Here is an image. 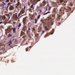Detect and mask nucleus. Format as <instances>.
<instances>
[{
  "label": "nucleus",
  "instance_id": "obj_45",
  "mask_svg": "<svg viewBox=\"0 0 75 75\" xmlns=\"http://www.w3.org/2000/svg\"><path fill=\"white\" fill-rule=\"evenodd\" d=\"M1 50V49H0V51Z\"/></svg>",
  "mask_w": 75,
  "mask_h": 75
},
{
  "label": "nucleus",
  "instance_id": "obj_16",
  "mask_svg": "<svg viewBox=\"0 0 75 75\" xmlns=\"http://www.w3.org/2000/svg\"><path fill=\"white\" fill-rule=\"evenodd\" d=\"M35 37H37V38H38V35H39L37 33L35 34Z\"/></svg>",
  "mask_w": 75,
  "mask_h": 75
},
{
  "label": "nucleus",
  "instance_id": "obj_34",
  "mask_svg": "<svg viewBox=\"0 0 75 75\" xmlns=\"http://www.w3.org/2000/svg\"><path fill=\"white\" fill-rule=\"evenodd\" d=\"M47 7H49V4H47Z\"/></svg>",
  "mask_w": 75,
  "mask_h": 75
},
{
  "label": "nucleus",
  "instance_id": "obj_40",
  "mask_svg": "<svg viewBox=\"0 0 75 75\" xmlns=\"http://www.w3.org/2000/svg\"><path fill=\"white\" fill-rule=\"evenodd\" d=\"M2 3H3L4 5H5V3H4V2H2Z\"/></svg>",
  "mask_w": 75,
  "mask_h": 75
},
{
  "label": "nucleus",
  "instance_id": "obj_29",
  "mask_svg": "<svg viewBox=\"0 0 75 75\" xmlns=\"http://www.w3.org/2000/svg\"><path fill=\"white\" fill-rule=\"evenodd\" d=\"M35 23H37V19H35Z\"/></svg>",
  "mask_w": 75,
  "mask_h": 75
},
{
  "label": "nucleus",
  "instance_id": "obj_43",
  "mask_svg": "<svg viewBox=\"0 0 75 75\" xmlns=\"http://www.w3.org/2000/svg\"><path fill=\"white\" fill-rule=\"evenodd\" d=\"M60 23H59V25H60Z\"/></svg>",
  "mask_w": 75,
  "mask_h": 75
},
{
  "label": "nucleus",
  "instance_id": "obj_42",
  "mask_svg": "<svg viewBox=\"0 0 75 75\" xmlns=\"http://www.w3.org/2000/svg\"><path fill=\"white\" fill-rule=\"evenodd\" d=\"M14 3H15L16 2V0H14Z\"/></svg>",
  "mask_w": 75,
  "mask_h": 75
},
{
  "label": "nucleus",
  "instance_id": "obj_36",
  "mask_svg": "<svg viewBox=\"0 0 75 75\" xmlns=\"http://www.w3.org/2000/svg\"><path fill=\"white\" fill-rule=\"evenodd\" d=\"M33 31H35V29H34V28H33Z\"/></svg>",
  "mask_w": 75,
  "mask_h": 75
},
{
  "label": "nucleus",
  "instance_id": "obj_35",
  "mask_svg": "<svg viewBox=\"0 0 75 75\" xmlns=\"http://www.w3.org/2000/svg\"><path fill=\"white\" fill-rule=\"evenodd\" d=\"M1 45H2V43H0V46H1Z\"/></svg>",
  "mask_w": 75,
  "mask_h": 75
},
{
  "label": "nucleus",
  "instance_id": "obj_46",
  "mask_svg": "<svg viewBox=\"0 0 75 75\" xmlns=\"http://www.w3.org/2000/svg\"><path fill=\"white\" fill-rule=\"evenodd\" d=\"M0 53H1V52H0Z\"/></svg>",
  "mask_w": 75,
  "mask_h": 75
},
{
  "label": "nucleus",
  "instance_id": "obj_13",
  "mask_svg": "<svg viewBox=\"0 0 75 75\" xmlns=\"http://www.w3.org/2000/svg\"><path fill=\"white\" fill-rule=\"evenodd\" d=\"M25 35V33H24V32L23 31H22L21 32V37L22 35Z\"/></svg>",
  "mask_w": 75,
  "mask_h": 75
},
{
  "label": "nucleus",
  "instance_id": "obj_6",
  "mask_svg": "<svg viewBox=\"0 0 75 75\" xmlns=\"http://www.w3.org/2000/svg\"><path fill=\"white\" fill-rule=\"evenodd\" d=\"M16 8H17L18 10H19V8H21V5L20 3L19 2H18L17 4L15 5Z\"/></svg>",
  "mask_w": 75,
  "mask_h": 75
},
{
  "label": "nucleus",
  "instance_id": "obj_23",
  "mask_svg": "<svg viewBox=\"0 0 75 75\" xmlns=\"http://www.w3.org/2000/svg\"><path fill=\"white\" fill-rule=\"evenodd\" d=\"M28 47H27L26 49V51H28Z\"/></svg>",
  "mask_w": 75,
  "mask_h": 75
},
{
  "label": "nucleus",
  "instance_id": "obj_4",
  "mask_svg": "<svg viewBox=\"0 0 75 75\" xmlns=\"http://www.w3.org/2000/svg\"><path fill=\"white\" fill-rule=\"evenodd\" d=\"M59 4V3L58 2H57L56 3H55L54 5V7H56L57 8H54L53 9V13L56 14L58 13V10L57 9V7L58 6V5Z\"/></svg>",
  "mask_w": 75,
  "mask_h": 75
},
{
  "label": "nucleus",
  "instance_id": "obj_33",
  "mask_svg": "<svg viewBox=\"0 0 75 75\" xmlns=\"http://www.w3.org/2000/svg\"><path fill=\"white\" fill-rule=\"evenodd\" d=\"M53 33H54V32H52V33H51V34H53Z\"/></svg>",
  "mask_w": 75,
  "mask_h": 75
},
{
  "label": "nucleus",
  "instance_id": "obj_19",
  "mask_svg": "<svg viewBox=\"0 0 75 75\" xmlns=\"http://www.w3.org/2000/svg\"><path fill=\"white\" fill-rule=\"evenodd\" d=\"M11 4V3L10 2H9L8 4V6L7 7V8H8V7Z\"/></svg>",
  "mask_w": 75,
  "mask_h": 75
},
{
  "label": "nucleus",
  "instance_id": "obj_20",
  "mask_svg": "<svg viewBox=\"0 0 75 75\" xmlns=\"http://www.w3.org/2000/svg\"><path fill=\"white\" fill-rule=\"evenodd\" d=\"M63 5L64 6H66V2H64L63 3Z\"/></svg>",
  "mask_w": 75,
  "mask_h": 75
},
{
  "label": "nucleus",
  "instance_id": "obj_12",
  "mask_svg": "<svg viewBox=\"0 0 75 75\" xmlns=\"http://www.w3.org/2000/svg\"><path fill=\"white\" fill-rule=\"evenodd\" d=\"M2 19H3L4 20V19H6V16H4L3 17L0 16V20H1Z\"/></svg>",
  "mask_w": 75,
  "mask_h": 75
},
{
  "label": "nucleus",
  "instance_id": "obj_17",
  "mask_svg": "<svg viewBox=\"0 0 75 75\" xmlns=\"http://www.w3.org/2000/svg\"><path fill=\"white\" fill-rule=\"evenodd\" d=\"M42 30V28H41V27H39V29H38V31L39 32L41 31Z\"/></svg>",
  "mask_w": 75,
  "mask_h": 75
},
{
  "label": "nucleus",
  "instance_id": "obj_1",
  "mask_svg": "<svg viewBox=\"0 0 75 75\" xmlns=\"http://www.w3.org/2000/svg\"><path fill=\"white\" fill-rule=\"evenodd\" d=\"M55 18V15L53 14L52 15V19L47 18L46 19L43 20L42 23H43V26L45 27L46 31H47V30H49V28H50V26L54 24V19Z\"/></svg>",
  "mask_w": 75,
  "mask_h": 75
},
{
  "label": "nucleus",
  "instance_id": "obj_31",
  "mask_svg": "<svg viewBox=\"0 0 75 75\" xmlns=\"http://www.w3.org/2000/svg\"><path fill=\"white\" fill-rule=\"evenodd\" d=\"M10 16H8V20H9V19H10Z\"/></svg>",
  "mask_w": 75,
  "mask_h": 75
},
{
  "label": "nucleus",
  "instance_id": "obj_39",
  "mask_svg": "<svg viewBox=\"0 0 75 75\" xmlns=\"http://www.w3.org/2000/svg\"><path fill=\"white\" fill-rule=\"evenodd\" d=\"M35 16H37V13H35Z\"/></svg>",
  "mask_w": 75,
  "mask_h": 75
},
{
  "label": "nucleus",
  "instance_id": "obj_28",
  "mask_svg": "<svg viewBox=\"0 0 75 75\" xmlns=\"http://www.w3.org/2000/svg\"><path fill=\"white\" fill-rule=\"evenodd\" d=\"M51 7H49V9L48 10L49 11H50V9H51Z\"/></svg>",
  "mask_w": 75,
  "mask_h": 75
},
{
  "label": "nucleus",
  "instance_id": "obj_9",
  "mask_svg": "<svg viewBox=\"0 0 75 75\" xmlns=\"http://www.w3.org/2000/svg\"><path fill=\"white\" fill-rule=\"evenodd\" d=\"M46 3H46V1H43L42 5H41V6H45V4H46Z\"/></svg>",
  "mask_w": 75,
  "mask_h": 75
},
{
  "label": "nucleus",
  "instance_id": "obj_44",
  "mask_svg": "<svg viewBox=\"0 0 75 75\" xmlns=\"http://www.w3.org/2000/svg\"><path fill=\"white\" fill-rule=\"evenodd\" d=\"M21 17H22V16H20V18H21Z\"/></svg>",
  "mask_w": 75,
  "mask_h": 75
},
{
  "label": "nucleus",
  "instance_id": "obj_24",
  "mask_svg": "<svg viewBox=\"0 0 75 75\" xmlns=\"http://www.w3.org/2000/svg\"><path fill=\"white\" fill-rule=\"evenodd\" d=\"M33 5L32 4V5L31 6H30V8H33Z\"/></svg>",
  "mask_w": 75,
  "mask_h": 75
},
{
  "label": "nucleus",
  "instance_id": "obj_21",
  "mask_svg": "<svg viewBox=\"0 0 75 75\" xmlns=\"http://www.w3.org/2000/svg\"><path fill=\"white\" fill-rule=\"evenodd\" d=\"M21 23H19L18 25V27H21Z\"/></svg>",
  "mask_w": 75,
  "mask_h": 75
},
{
  "label": "nucleus",
  "instance_id": "obj_25",
  "mask_svg": "<svg viewBox=\"0 0 75 75\" xmlns=\"http://www.w3.org/2000/svg\"><path fill=\"white\" fill-rule=\"evenodd\" d=\"M45 9H46V11H47V7H45Z\"/></svg>",
  "mask_w": 75,
  "mask_h": 75
},
{
  "label": "nucleus",
  "instance_id": "obj_5",
  "mask_svg": "<svg viewBox=\"0 0 75 75\" xmlns=\"http://www.w3.org/2000/svg\"><path fill=\"white\" fill-rule=\"evenodd\" d=\"M13 30V33H16V28H12L11 26H10V27H9L8 28V30L9 31H11V30Z\"/></svg>",
  "mask_w": 75,
  "mask_h": 75
},
{
  "label": "nucleus",
  "instance_id": "obj_3",
  "mask_svg": "<svg viewBox=\"0 0 75 75\" xmlns=\"http://www.w3.org/2000/svg\"><path fill=\"white\" fill-rule=\"evenodd\" d=\"M64 9H65V8L63 7L62 8L59 10V11L60 12L57 14V20H58V21H59V20H60V18H61V16H62V15L64 14Z\"/></svg>",
  "mask_w": 75,
  "mask_h": 75
},
{
  "label": "nucleus",
  "instance_id": "obj_32",
  "mask_svg": "<svg viewBox=\"0 0 75 75\" xmlns=\"http://www.w3.org/2000/svg\"><path fill=\"white\" fill-rule=\"evenodd\" d=\"M30 28L29 27L28 28V31H30Z\"/></svg>",
  "mask_w": 75,
  "mask_h": 75
},
{
  "label": "nucleus",
  "instance_id": "obj_7",
  "mask_svg": "<svg viewBox=\"0 0 75 75\" xmlns=\"http://www.w3.org/2000/svg\"><path fill=\"white\" fill-rule=\"evenodd\" d=\"M39 1H40V0H30L31 2L33 4H36Z\"/></svg>",
  "mask_w": 75,
  "mask_h": 75
},
{
  "label": "nucleus",
  "instance_id": "obj_37",
  "mask_svg": "<svg viewBox=\"0 0 75 75\" xmlns=\"http://www.w3.org/2000/svg\"><path fill=\"white\" fill-rule=\"evenodd\" d=\"M2 23H3V22H0V24H2Z\"/></svg>",
  "mask_w": 75,
  "mask_h": 75
},
{
  "label": "nucleus",
  "instance_id": "obj_26",
  "mask_svg": "<svg viewBox=\"0 0 75 75\" xmlns=\"http://www.w3.org/2000/svg\"><path fill=\"white\" fill-rule=\"evenodd\" d=\"M39 11H40V13H42V10L40 9L39 10Z\"/></svg>",
  "mask_w": 75,
  "mask_h": 75
},
{
  "label": "nucleus",
  "instance_id": "obj_27",
  "mask_svg": "<svg viewBox=\"0 0 75 75\" xmlns=\"http://www.w3.org/2000/svg\"><path fill=\"white\" fill-rule=\"evenodd\" d=\"M17 42V40L16 39L15 40L14 42Z\"/></svg>",
  "mask_w": 75,
  "mask_h": 75
},
{
  "label": "nucleus",
  "instance_id": "obj_38",
  "mask_svg": "<svg viewBox=\"0 0 75 75\" xmlns=\"http://www.w3.org/2000/svg\"><path fill=\"white\" fill-rule=\"evenodd\" d=\"M45 33V31H43L42 32V33Z\"/></svg>",
  "mask_w": 75,
  "mask_h": 75
},
{
  "label": "nucleus",
  "instance_id": "obj_2",
  "mask_svg": "<svg viewBox=\"0 0 75 75\" xmlns=\"http://www.w3.org/2000/svg\"><path fill=\"white\" fill-rule=\"evenodd\" d=\"M25 6H24V8L22 9L20 13H19L18 17H17V14L16 13L13 15V18L15 21H17V19H19V18H20L19 17L20 16V14H23L24 13V12H25Z\"/></svg>",
  "mask_w": 75,
  "mask_h": 75
},
{
  "label": "nucleus",
  "instance_id": "obj_41",
  "mask_svg": "<svg viewBox=\"0 0 75 75\" xmlns=\"http://www.w3.org/2000/svg\"><path fill=\"white\" fill-rule=\"evenodd\" d=\"M14 41V39H13L12 40V41Z\"/></svg>",
  "mask_w": 75,
  "mask_h": 75
},
{
  "label": "nucleus",
  "instance_id": "obj_30",
  "mask_svg": "<svg viewBox=\"0 0 75 75\" xmlns=\"http://www.w3.org/2000/svg\"><path fill=\"white\" fill-rule=\"evenodd\" d=\"M9 1H10V0H7L6 1V2H9Z\"/></svg>",
  "mask_w": 75,
  "mask_h": 75
},
{
  "label": "nucleus",
  "instance_id": "obj_10",
  "mask_svg": "<svg viewBox=\"0 0 75 75\" xmlns=\"http://www.w3.org/2000/svg\"><path fill=\"white\" fill-rule=\"evenodd\" d=\"M66 9V11L67 12H68L69 11H70L71 10V8L70 7H68L67 9Z\"/></svg>",
  "mask_w": 75,
  "mask_h": 75
},
{
  "label": "nucleus",
  "instance_id": "obj_18",
  "mask_svg": "<svg viewBox=\"0 0 75 75\" xmlns=\"http://www.w3.org/2000/svg\"><path fill=\"white\" fill-rule=\"evenodd\" d=\"M50 13V11H48L46 13L43 14V15H46V14H48V13Z\"/></svg>",
  "mask_w": 75,
  "mask_h": 75
},
{
  "label": "nucleus",
  "instance_id": "obj_14",
  "mask_svg": "<svg viewBox=\"0 0 75 75\" xmlns=\"http://www.w3.org/2000/svg\"><path fill=\"white\" fill-rule=\"evenodd\" d=\"M27 30V28L26 27V26H24L22 30L23 31H25V30Z\"/></svg>",
  "mask_w": 75,
  "mask_h": 75
},
{
  "label": "nucleus",
  "instance_id": "obj_11",
  "mask_svg": "<svg viewBox=\"0 0 75 75\" xmlns=\"http://www.w3.org/2000/svg\"><path fill=\"white\" fill-rule=\"evenodd\" d=\"M10 10H13L14 7L12 6H10L9 8Z\"/></svg>",
  "mask_w": 75,
  "mask_h": 75
},
{
  "label": "nucleus",
  "instance_id": "obj_15",
  "mask_svg": "<svg viewBox=\"0 0 75 75\" xmlns=\"http://www.w3.org/2000/svg\"><path fill=\"white\" fill-rule=\"evenodd\" d=\"M9 44L8 45V46H9L10 45H11V44H12V41L11 40H10L9 41Z\"/></svg>",
  "mask_w": 75,
  "mask_h": 75
},
{
  "label": "nucleus",
  "instance_id": "obj_22",
  "mask_svg": "<svg viewBox=\"0 0 75 75\" xmlns=\"http://www.w3.org/2000/svg\"><path fill=\"white\" fill-rule=\"evenodd\" d=\"M40 16H41V15H39L37 17V19L38 20V19H39V18H40Z\"/></svg>",
  "mask_w": 75,
  "mask_h": 75
},
{
  "label": "nucleus",
  "instance_id": "obj_8",
  "mask_svg": "<svg viewBox=\"0 0 75 75\" xmlns=\"http://www.w3.org/2000/svg\"><path fill=\"white\" fill-rule=\"evenodd\" d=\"M28 21V20H27V17L24 18H23V24H24V25H25V23H26V21Z\"/></svg>",
  "mask_w": 75,
  "mask_h": 75
}]
</instances>
